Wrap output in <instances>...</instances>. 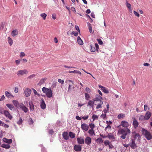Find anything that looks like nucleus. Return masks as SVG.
Wrapping results in <instances>:
<instances>
[{
  "label": "nucleus",
  "instance_id": "1",
  "mask_svg": "<svg viewBox=\"0 0 152 152\" xmlns=\"http://www.w3.org/2000/svg\"><path fill=\"white\" fill-rule=\"evenodd\" d=\"M118 133L122 135L121 136V138L124 139L126 137V136L128 134H130L131 132L129 129L126 128V129H120L118 130Z\"/></svg>",
  "mask_w": 152,
  "mask_h": 152
},
{
  "label": "nucleus",
  "instance_id": "2",
  "mask_svg": "<svg viewBox=\"0 0 152 152\" xmlns=\"http://www.w3.org/2000/svg\"><path fill=\"white\" fill-rule=\"evenodd\" d=\"M42 91L45 94L47 97H52L53 93L50 88H48L44 87L42 88Z\"/></svg>",
  "mask_w": 152,
  "mask_h": 152
},
{
  "label": "nucleus",
  "instance_id": "3",
  "mask_svg": "<svg viewBox=\"0 0 152 152\" xmlns=\"http://www.w3.org/2000/svg\"><path fill=\"white\" fill-rule=\"evenodd\" d=\"M142 134L144 135L145 137L148 140L151 139L152 136L150 132L144 129L142 130Z\"/></svg>",
  "mask_w": 152,
  "mask_h": 152
},
{
  "label": "nucleus",
  "instance_id": "4",
  "mask_svg": "<svg viewBox=\"0 0 152 152\" xmlns=\"http://www.w3.org/2000/svg\"><path fill=\"white\" fill-rule=\"evenodd\" d=\"M31 92V89L28 88H26L24 89V94L26 97L29 96Z\"/></svg>",
  "mask_w": 152,
  "mask_h": 152
},
{
  "label": "nucleus",
  "instance_id": "5",
  "mask_svg": "<svg viewBox=\"0 0 152 152\" xmlns=\"http://www.w3.org/2000/svg\"><path fill=\"white\" fill-rule=\"evenodd\" d=\"M28 72L26 69L19 70L17 72V75L18 76L23 75L24 74H26L28 73Z\"/></svg>",
  "mask_w": 152,
  "mask_h": 152
},
{
  "label": "nucleus",
  "instance_id": "6",
  "mask_svg": "<svg viewBox=\"0 0 152 152\" xmlns=\"http://www.w3.org/2000/svg\"><path fill=\"white\" fill-rule=\"evenodd\" d=\"M4 114L6 117L8 118L9 119L11 120L12 119V116L8 111L4 110Z\"/></svg>",
  "mask_w": 152,
  "mask_h": 152
},
{
  "label": "nucleus",
  "instance_id": "7",
  "mask_svg": "<svg viewBox=\"0 0 152 152\" xmlns=\"http://www.w3.org/2000/svg\"><path fill=\"white\" fill-rule=\"evenodd\" d=\"M19 107L21 108L22 110L24 111L25 113H27L28 110V109L25 107L23 104L20 103L19 104Z\"/></svg>",
  "mask_w": 152,
  "mask_h": 152
},
{
  "label": "nucleus",
  "instance_id": "8",
  "mask_svg": "<svg viewBox=\"0 0 152 152\" xmlns=\"http://www.w3.org/2000/svg\"><path fill=\"white\" fill-rule=\"evenodd\" d=\"M102 99V98L98 94H96L95 95V98L93 99V100L94 102L96 101V102H100V101H102L101 100Z\"/></svg>",
  "mask_w": 152,
  "mask_h": 152
},
{
  "label": "nucleus",
  "instance_id": "9",
  "mask_svg": "<svg viewBox=\"0 0 152 152\" xmlns=\"http://www.w3.org/2000/svg\"><path fill=\"white\" fill-rule=\"evenodd\" d=\"M121 125L123 127L126 128L129 126L128 123L125 121H123L121 122Z\"/></svg>",
  "mask_w": 152,
  "mask_h": 152
},
{
  "label": "nucleus",
  "instance_id": "10",
  "mask_svg": "<svg viewBox=\"0 0 152 152\" xmlns=\"http://www.w3.org/2000/svg\"><path fill=\"white\" fill-rule=\"evenodd\" d=\"M81 128L83 130L87 131L89 129V126L86 124H81Z\"/></svg>",
  "mask_w": 152,
  "mask_h": 152
},
{
  "label": "nucleus",
  "instance_id": "11",
  "mask_svg": "<svg viewBox=\"0 0 152 152\" xmlns=\"http://www.w3.org/2000/svg\"><path fill=\"white\" fill-rule=\"evenodd\" d=\"M91 142V139L89 137H87L85 140V143L87 145H90Z\"/></svg>",
  "mask_w": 152,
  "mask_h": 152
},
{
  "label": "nucleus",
  "instance_id": "12",
  "mask_svg": "<svg viewBox=\"0 0 152 152\" xmlns=\"http://www.w3.org/2000/svg\"><path fill=\"white\" fill-rule=\"evenodd\" d=\"M151 115V113L150 112L148 111H147L144 116L145 120H148L150 118Z\"/></svg>",
  "mask_w": 152,
  "mask_h": 152
},
{
  "label": "nucleus",
  "instance_id": "13",
  "mask_svg": "<svg viewBox=\"0 0 152 152\" xmlns=\"http://www.w3.org/2000/svg\"><path fill=\"white\" fill-rule=\"evenodd\" d=\"M66 82L69 83V86L68 88V91L69 92H70L71 91V86L73 84V83L72 81L71 80H69L66 81Z\"/></svg>",
  "mask_w": 152,
  "mask_h": 152
},
{
  "label": "nucleus",
  "instance_id": "14",
  "mask_svg": "<svg viewBox=\"0 0 152 152\" xmlns=\"http://www.w3.org/2000/svg\"><path fill=\"white\" fill-rule=\"evenodd\" d=\"M77 140L79 144H83L84 142V139L82 137H78Z\"/></svg>",
  "mask_w": 152,
  "mask_h": 152
},
{
  "label": "nucleus",
  "instance_id": "15",
  "mask_svg": "<svg viewBox=\"0 0 152 152\" xmlns=\"http://www.w3.org/2000/svg\"><path fill=\"white\" fill-rule=\"evenodd\" d=\"M129 145L133 149L137 147L135 143V142L133 140H132L129 143Z\"/></svg>",
  "mask_w": 152,
  "mask_h": 152
},
{
  "label": "nucleus",
  "instance_id": "16",
  "mask_svg": "<svg viewBox=\"0 0 152 152\" xmlns=\"http://www.w3.org/2000/svg\"><path fill=\"white\" fill-rule=\"evenodd\" d=\"M99 87L101 88V90L104 93L106 94L109 93V91L106 88L101 85H99Z\"/></svg>",
  "mask_w": 152,
  "mask_h": 152
},
{
  "label": "nucleus",
  "instance_id": "17",
  "mask_svg": "<svg viewBox=\"0 0 152 152\" xmlns=\"http://www.w3.org/2000/svg\"><path fill=\"white\" fill-rule=\"evenodd\" d=\"M74 149L76 151H80L82 149L81 146L79 145H75L74 146Z\"/></svg>",
  "mask_w": 152,
  "mask_h": 152
},
{
  "label": "nucleus",
  "instance_id": "18",
  "mask_svg": "<svg viewBox=\"0 0 152 152\" xmlns=\"http://www.w3.org/2000/svg\"><path fill=\"white\" fill-rule=\"evenodd\" d=\"M133 126L134 127L135 129L137 128L139 125V123L136 120V119L135 118H134V119L133 121Z\"/></svg>",
  "mask_w": 152,
  "mask_h": 152
},
{
  "label": "nucleus",
  "instance_id": "19",
  "mask_svg": "<svg viewBox=\"0 0 152 152\" xmlns=\"http://www.w3.org/2000/svg\"><path fill=\"white\" fill-rule=\"evenodd\" d=\"M41 102L40 104L41 107L42 109H44L46 108V104L43 99H42L41 100Z\"/></svg>",
  "mask_w": 152,
  "mask_h": 152
},
{
  "label": "nucleus",
  "instance_id": "20",
  "mask_svg": "<svg viewBox=\"0 0 152 152\" xmlns=\"http://www.w3.org/2000/svg\"><path fill=\"white\" fill-rule=\"evenodd\" d=\"M133 137L134 139L139 140L140 138V137L138 133L135 132L133 133Z\"/></svg>",
  "mask_w": 152,
  "mask_h": 152
},
{
  "label": "nucleus",
  "instance_id": "21",
  "mask_svg": "<svg viewBox=\"0 0 152 152\" xmlns=\"http://www.w3.org/2000/svg\"><path fill=\"white\" fill-rule=\"evenodd\" d=\"M47 79V78L46 77H44L41 79L40 80L38 85L40 86L42 84L44 83Z\"/></svg>",
  "mask_w": 152,
  "mask_h": 152
},
{
  "label": "nucleus",
  "instance_id": "22",
  "mask_svg": "<svg viewBox=\"0 0 152 152\" xmlns=\"http://www.w3.org/2000/svg\"><path fill=\"white\" fill-rule=\"evenodd\" d=\"M62 135L63 138L65 140H67L69 138V136H68V133L67 132H64L63 133Z\"/></svg>",
  "mask_w": 152,
  "mask_h": 152
},
{
  "label": "nucleus",
  "instance_id": "23",
  "mask_svg": "<svg viewBox=\"0 0 152 152\" xmlns=\"http://www.w3.org/2000/svg\"><path fill=\"white\" fill-rule=\"evenodd\" d=\"M3 141L4 142L8 144H10L12 143V140L11 139H8L5 138H3Z\"/></svg>",
  "mask_w": 152,
  "mask_h": 152
},
{
  "label": "nucleus",
  "instance_id": "24",
  "mask_svg": "<svg viewBox=\"0 0 152 152\" xmlns=\"http://www.w3.org/2000/svg\"><path fill=\"white\" fill-rule=\"evenodd\" d=\"M5 93L6 96L8 98H11V97H12V98L14 97V96L13 95L11 94L10 93L7 91L5 92Z\"/></svg>",
  "mask_w": 152,
  "mask_h": 152
},
{
  "label": "nucleus",
  "instance_id": "25",
  "mask_svg": "<svg viewBox=\"0 0 152 152\" xmlns=\"http://www.w3.org/2000/svg\"><path fill=\"white\" fill-rule=\"evenodd\" d=\"M1 146L4 148L8 149L10 148V146L9 144H2Z\"/></svg>",
  "mask_w": 152,
  "mask_h": 152
},
{
  "label": "nucleus",
  "instance_id": "26",
  "mask_svg": "<svg viewBox=\"0 0 152 152\" xmlns=\"http://www.w3.org/2000/svg\"><path fill=\"white\" fill-rule=\"evenodd\" d=\"M99 104H96V105H97L96 107V108L97 109L101 108L102 107V105L103 104V102L102 101H100V102H99Z\"/></svg>",
  "mask_w": 152,
  "mask_h": 152
},
{
  "label": "nucleus",
  "instance_id": "27",
  "mask_svg": "<svg viewBox=\"0 0 152 152\" xmlns=\"http://www.w3.org/2000/svg\"><path fill=\"white\" fill-rule=\"evenodd\" d=\"M107 137L109 139H112L113 140L115 139V138L113 135L111 133L108 134Z\"/></svg>",
  "mask_w": 152,
  "mask_h": 152
},
{
  "label": "nucleus",
  "instance_id": "28",
  "mask_svg": "<svg viewBox=\"0 0 152 152\" xmlns=\"http://www.w3.org/2000/svg\"><path fill=\"white\" fill-rule=\"evenodd\" d=\"M96 50V48L95 46L93 45H91L90 51L92 52H94Z\"/></svg>",
  "mask_w": 152,
  "mask_h": 152
},
{
  "label": "nucleus",
  "instance_id": "29",
  "mask_svg": "<svg viewBox=\"0 0 152 152\" xmlns=\"http://www.w3.org/2000/svg\"><path fill=\"white\" fill-rule=\"evenodd\" d=\"M30 109V110H33L34 109V107L33 104L32 102H29Z\"/></svg>",
  "mask_w": 152,
  "mask_h": 152
},
{
  "label": "nucleus",
  "instance_id": "30",
  "mask_svg": "<svg viewBox=\"0 0 152 152\" xmlns=\"http://www.w3.org/2000/svg\"><path fill=\"white\" fill-rule=\"evenodd\" d=\"M6 106L10 110H12L14 107L13 106L12 104H7Z\"/></svg>",
  "mask_w": 152,
  "mask_h": 152
},
{
  "label": "nucleus",
  "instance_id": "31",
  "mask_svg": "<svg viewBox=\"0 0 152 152\" xmlns=\"http://www.w3.org/2000/svg\"><path fill=\"white\" fill-rule=\"evenodd\" d=\"M12 103L16 107L19 105V102L17 100H13L12 101Z\"/></svg>",
  "mask_w": 152,
  "mask_h": 152
},
{
  "label": "nucleus",
  "instance_id": "32",
  "mask_svg": "<svg viewBox=\"0 0 152 152\" xmlns=\"http://www.w3.org/2000/svg\"><path fill=\"white\" fill-rule=\"evenodd\" d=\"M18 34V32L16 30H13V31L11 33V35L13 37L15 36V35H17Z\"/></svg>",
  "mask_w": 152,
  "mask_h": 152
},
{
  "label": "nucleus",
  "instance_id": "33",
  "mask_svg": "<svg viewBox=\"0 0 152 152\" xmlns=\"http://www.w3.org/2000/svg\"><path fill=\"white\" fill-rule=\"evenodd\" d=\"M125 117L124 114L123 113H121L118 115L117 117L118 119H122L124 117Z\"/></svg>",
  "mask_w": 152,
  "mask_h": 152
},
{
  "label": "nucleus",
  "instance_id": "34",
  "mask_svg": "<svg viewBox=\"0 0 152 152\" xmlns=\"http://www.w3.org/2000/svg\"><path fill=\"white\" fill-rule=\"evenodd\" d=\"M77 42L80 45H83V43L81 39H77Z\"/></svg>",
  "mask_w": 152,
  "mask_h": 152
},
{
  "label": "nucleus",
  "instance_id": "35",
  "mask_svg": "<svg viewBox=\"0 0 152 152\" xmlns=\"http://www.w3.org/2000/svg\"><path fill=\"white\" fill-rule=\"evenodd\" d=\"M70 137L72 138H73L75 137V134L72 132H70L69 133Z\"/></svg>",
  "mask_w": 152,
  "mask_h": 152
},
{
  "label": "nucleus",
  "instance_id": "36",
  "mask_svg": "<svg viewBox=\"0 0 152 152\" xmlns=\"http://www.w3.org/2000/svg\"><path fill=\"white\" fill-rule=\"evenodd\" d=\"M85 96L86 100H89V98H90V96L87 93H86L85 94Z\"/></svg>",
  "mask_w": 152,
  "mask_h": 152
},
{
  "label": "nucleus",
  "instance_id": "37",
  "mask_svg": "<svg viewBox=\"0 0 152 152\" xmlns=\"http://www.w3.org/2000/svg\"><path fill=\"white\" fill-rule=\"evenodd\" d=\"M88 133L91 135H93L94 134L95 135L93 129H91L89 130L88 131Z\"/></svg>",
  "mask_w": 152,
  "mask_h": 152
},
{
  "label": "nucleus",
  "instance_id": "38",
  "mask_svg": "<svg viewBox=\"0 0 152 152\" xmlns=\"http://www.w3.org/2000/svg\"><path fill=\"white\" fill-rule=\"evenodd\" d=\"M69 73H76L79 74L80 75H81V73L80 71H79L76 70H75L73 71H69Z\"/></svg>",
  "mask_w": 152,
  "mask_h": 152
},
{
  "label": "nucleus",
  "instance_id": "39",
  "mask_svg": "<svg viewBox=\"0 0 152 152\" xmlns=\"http://www.w3.org/2000/svg\"><path fill=\"white\" fill-rule=\"evenodd\" d=\"M98 116L96 115H93L92 116L93 121H94L95 119H98Z\"/></svg>",
  "mask_w": 152,
  "mask_h": 152
},
{
  "label": "nucleus",
  "instance_id": "40",
  "mask_svg": "<svg viewBox=\"0 0 152 152\" xmlns=\"http://www.w3.org/2000/svg\"><path fill=\"white\" fill-rule=\"evenodd\" d=\"M96 141L97 142H98L99 143H102L103 142L102 139L101 138H99L97 139L96 140Z\"/></svg>",
  "mask_w": 152,
  "mask_h": 152
},
{
  "label": "nucleus",
  "instance_id": "41",
  "mask_svg": "<svg viewBox=\"0 0 152 152\" xmlns=\"http://www.w3.org/2000/svg\"><path fill=\"white\" fill-rule=\"evenodd\" d=\"M8 42L10 46H11L13 44V41L12 39H8Z\"/></svg>",
  "mask_w": 152,
  "mask_h": 152
},
{
  "label": "nucleus",
  "instance_id": "42",
  "mask_svg": "<svg viewBox=\"0 0 152 152\" xmlns=\"http://www.w3.org/2000/svg\"><path fill=\"white\" fill-rule=\"evenodd\" d=\"M139 120L141 121H143L145 120L144 116L142 115L140 116L139 117Z\"/></svg>",
  "mask_w": 152,
  "mask_h": 152
},
{
  "label": "nucleus",
  "instance_id": "43",
  "mask_svg": "<svg viewBox=\"0 0 152 152\" xmlns=\"http://www.w3.org/2000/svg\"><path fill=\"white\" fill-rule=\"evenodd\" d=\"M94 46L95 47V48H96V51L97 52H98L99 51V48L98 44L97 43H96L95 44Z\"/></svg>",
  "mask_w": 152,
  "mask_h": 152
},
{
  "label": "nucleus",
  "instance_id": "44",
  "mask_svg": "<svg viewBox=\"0 0 152 152\" xmlns=\"http://www.w3.org/2000/svg\"><path fill=\"white\" fill-rule=\"evenodd\" d=\"M71 34L72 35H74L75 36H77L78 35V32L76 31H73L71 33Z\"/></svg>",
  "mask_w": 152,
  "mask_h": 152
},
{
  "label": "nucleus",
  "instance_id": "45",
  "mask_svg": "<svg viewBox=\"0 0 152 152\" xmlns=\"http://www.w3.org/2000/svg\"><path fill=\"white\" fill-rule=\"evenodd\" d=\"M126 6L129 9L132 8L131 4L128 3L127 1H126Z\"/></svg>",
  "mask_w": 152,
  "mask_h": 152
},
{
  "label": "nucleus",
  "instance_id": "46",
  "mask_svg": "<svg viewBox=\"0 0 152 152\" xmlns=\"http://www.w3.org/2000/svg\"><path fill=\"white\" fill-rule=\"evenodd\" d=\"M23 120L20 117L19 120L17 121V123L18 124L20 125L22 124V123Z\"/></svg>",
  "mask_w": 152,
  "mask_h": 152
},
{
  "label": "nucleus",
  "instance_id": "47",
  "mask_svg": "<svg viewBox=\"0 0 152 152\" xmlns=\"http://www.w3.org/2000/svg\"><path fill=\"white\" fill-rule=\"evenodd\" d=\"M40 16L43 18L44 20H45L47 15L45 13H42L41 14Z\"/></svg>",
  "mask_w": 152,
  "mask_h": 152
},
{
  "label": "nucleus",
  "instance_id": "48",
  "mask_svg": "<svg viewBox=\"0 0 152 152\" xmlns=\"http://www.w3.org/2000/svg\"><path fill=\"white\" fill-rule=\"evenodd\" d=\"M100 117L104 119H105L106 118V114L104 113V114H102L100 116Z\"/></svg>",
  "mask_w": 152,
  "mask_h": 152
},
{
  "label": "nucleus",
  "instance_id": "49",
  "mask_svg": "<svg viewBox=\"0 0 152 152\" xmlns=\"http://www.w3.org/2000/svg\"><path fill=\"white\" fill-rule=\"evenodd\" d=\"M89 126L90 128L91 129H93L95 127L94 124L92 123L89 124Z\"/></svg>",
  "mask_w": 152,
  "mask_h": 152
},
{
  "label": "nucleus",
  "instance_id": "50",
  "mask_svg": "<svg viewBox=\"0 0 152 152\" xmlns=\"http://www.w3.org/2000/svg\"><path fill=\"white\" fill-rule=\"evenodd\" d=\"M110 144V142L108 140H106L104 142V144L106 146L109 145Z\"/></svg>",
  "mask_w": 152,
  "mask_h": 152
},
{
  "label": "nucleus",
  "instance_id": "51",
  "mask_svg": "<svg viewBox=\"0 0 152 152\" xmlns=\"http://www.w3.org/2000/svg\"><path fill=\"white\" fill-rule=\"evenodd\" d=\"M93 104H94V102L92 101L91 100H90L88 102V105H89L90 106H92L93 105Z\"/></svg>",
  "mask_w": 152,
  "mask_h": 152
},
{
  "label": "nucleus",
  "instance_id": "52",
  "mask_svg": "<svg viewBox=\"0 0 152 152\" xmlns=\"http://www.w3.org/2000/svg\"><path fill=\"white\" fill-rule=\"evenodd\" d=\"M97 40H98V43L99 45H102L103 44V42L102 41L101 39H97Z\"/></svg>",
  "mask_w": 152,
  "mask_h": 152
},
{
  "label": "nucleus",
  "instance_id": "53",
  "mask_svg": "<svg viewBox=\"0 0 152 152\" xmlns=\"http://www.w3.org/2000/svg\"><path fill=\"white\" fill-rule=\"evenodd\" d=\"M32 89L33 90L34 93L35 95H37L38 96H40V94L38 93L37 91L34 88H32Z\"/></svg>",
  "mask_w": 152,
  "mask_h": 152
},
{
  "label": "nucleus",
  "instance_id": "54",
  "mask_svg": "<svg viewBox=\"0 0 152 152\" xmlns=\"http://www.w3.org/2000/svg\"><path fill=\"white\" fill-rule=\"evenodd\" d=\"M58 82L61 83V84H63L64 83V80H61L60 79H58Z\"/></svg>",
  "mask_w": 152,
  "mask_h": 152
},
{
  "label": "nucleus",
  "instance_id": "55",
  "mask_svg": "<svg viewBox=\"0 0 152 152\" xmlns=\"http://www.w3.org/2000/svg\"><path fill=\"white\" fill-rule=\"evenodd\" d=\"M36 76L35 74H33L30 75L28 77V78L29 79H31L34 77Z\"/></svg>",
  "mask_w": 152,
  "mask_h": 152
},
{
  "label": "nucleus",
  "instance_id": "56",
  "mask_svg": "<svg viewBox=\"0 0 152 152\" xmlns=\"http://www.w3.org/2000/svg\"><path fill=\"white\" fill-rule=\"evenodd\" d=\"M85 90L88 93H90L91 92L90 89L88 87H86V88Z\"/></svg>",
  "mask_w": 152,
  "mask_h": 152
},
{
  "label": "nucleus",
  "instance_id": "57",
  "mask_svg": "<svg viewBox=\"0 0 152 152\" xmlns=\"http://www.w3.org/2000/svg\"><path fill=\"white\" fill-rule=\"evenodd\" d=\"M88 118V115H86L82 117V118L84 120H86Z\"/></svg>",
  "mask_w": 152,
  "mask_h": 152
},
{
  "label": "nucleus",
  "instance_id": "58",
  "mask_svg": "<svg viewBox=\"0 0 152 152\" xmlns=\"http://www.w3.org/2000/svg\"><path fill=\"white\" fill-rule=\"evenodd\" d=\"M3 108L2 107H0V113L1 114H4Z\"/></svg>",
  "mask_w": 152,
  "mask_h": 152
},
{
  "label": "nucleus",
  "instance_id": "59",
  "mask_svg": "<svg viewBox=\"0 0 152 152\" xmlns=\"http://www.w3.org/2000/svg\"><path fill=\"white\" fill-rule=\"evenodd\" d=\"M133 12H134V14L137 17H139V16H140L139 15V13L137 12H136L135 11H133Z\"/></svg>",
  "mask_w": 152,
  "mask_h": 152
},
{
  "label": "nucleus",
  "instance_id": "60",
  "mask_svg": "<svg viewBox=\"0 0 152 152\" xmlns=\"http://www.w3.org/2000/svg\"><path fill=\"white\" fill-rule=\"evenodd\" d=\"M14 91L16 93H17L18 91V87H16L14 89Z\"/></svg>",
  "mask_w": 152,
  "mask_h": 152
},
{
  "label": "nucleus",
  "instance_id": "61",
  "mask_svg": "<svg viewBox=\"0 0 152 152\" xmlns=\"http://www.w3.org/2000/svg\"><path fill=\"white\" fill-rule=\"evenodd\" d=\"M25 56V54L24 52H21L20 53V57H23Z\"/></svg>",
  "mask_w": 152,
  "mask_h": 152
},
{
  "label": "nucleus",
  "instance_id": "62",
  "mask_svg": "<svg viewBox=\"0 0 152 152\" xmlns=\"http://www.w3.org/2000/svg\"><path fill=\"white\" fill-rule=\"evenodd\" d=\"M21 61L20 60V59L19 60H17L15 61V63L17 64V65H18L20 63V61Z\"/></svg>",
  "mask_w": 152,
  "mask_h": 152
},
{
  "label": "nucleus",
  "instance_id": "63",
  "mask_svg": "<svg viewBox=\"0 0 152 152\" xmlns=\"http://www.w3.org/2000/svg\"><path fill=\"white\" fill-rule=\"evenodd\" d=\"M148 108V106L146 104L144 105V110L145 111H146Z\"/></svg>",
  "mask_w": 152,
  "mask_h": 152
},
{
  "label": "nucleus",
  "instance_id": "64",
  "mask_svg": "<svg viewBox=\"0 0 152 152\" xmlns=\"http://www.w3.org/2000/svg\"><path fill=\"white\" fill-rule=\"evenodd\" d=\"M5 97L4 95H3L1 97V99H0V101H3L5 99Z\"/></svg>",
  "mask_w": 152,
  "mask_h": 152
}]
</instances>
